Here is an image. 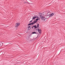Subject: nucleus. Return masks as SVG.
I'll return each mask as SVG.
<instances>
[{
	"label": "nucleus",
	"mask_w": 65,
	"mask_h": 65,
	"mask_svg": "<svg viewBox=\"0 0 65 65\" xmlns=\"http://www.w3.org/2000/svg\"><path fill=\"white\" fill-rule=\"evenodd\" d=\"M36 18H38V17H36Z\"/></svg>",
	"instance_id": "12"
},
{
	"label": "nucleus",
	"mask_w": 65,
	"mask_h": 65,
	"mask_svg": "<svg viewBox=\"0 0 65 65\" xmlns=\"http://www.w3.org/2000/svg\"><path fill=\"white\" fill-rule=\"evenodd\" d=\"M39 27V24H38L37 26L36 25H35L34 26V27H35V28L36 29V28H38Z\"/></svg>",
	"instance_id": "3"
},
{
	"label": "nucleus",
	"mask_w": 65,
	"mask_h": 65,
	"mask_svg": "<svg viewBox=\"0 0 65 65\" xmlns=\"http://www.w3.org/2000/svg\"><path fill=\"white\" fill-rule=\"evenodd\" d=\"M32 34H36V32H33L32 33Z\"/></svg>",
	"instance_id": "9"
},
{
	"label": "nucleus",
	"mask_w": 65,
	"mask_h": 65,
	"mask_svg": "<svg viewBox=\"0 0 65 65\" xmlns=\"http://www.w3.org/2000/svg\"><path fill=\"white\" fill-rule=\"evenodd\" d=\"M0 45H1V44H0Z\"/></svg>",
	"instance_id": "16"
},
{
	"label": "nucleus",
	"mask_w": 65,
	"mask_h": 65,
	"mask_svg": "<svg viewBox=\"0 0 65 65\" xmlns=\"http://www.w3.org/2000/svg\"><path fill=\"white\" fill-rule=\"evenodd\" d=\"M34 26H33L32 29H33V28H34Z\"/></svg>",
	"instance_id": "15"
},
{
	"label": "nucleus",
	"mask_w": 65,
	"mask_h": 65,
	"mask_svg": "<svg viewBox=\"0 0 65 65\" xmlns=\"http://www.w3.org/2000/svg\"><path fill=\"white\" fill-rule=\"evenodd\" d=\"M54 14H53V13L51 14V15L50 16V17H51L53 16Z\"/></svg>",
	"instance_id": "5"
},
{
	"label": "nucleus",
	"mask_w": 65,
	"mask_h": 65,
	"mask_svg": "<svg viewBox=\"0 0 65 65\" xmlns=\"http://www.w3.org/2000/svg\"><path fill=\"white\" fill-rule=\"evenodd\" d=\"M49 13H50V12H48V15H49V14H48Z\"/></svg>",
	"instance_id": "14"
},
{
	"label": "nucleus",
	"mask_w": 65,
	"mask_h": 65,
	"mask_svg": "<svg viewBox=\"0 0 65 65\" xmlns=\"http://www.w3.org/2000/svg\"><path fill=\"white\" fill-rule=\"evenodd\" d=\"M39 20V19H36V20L37 22V21Z\"/></svg>",
	"instance_id": "10"
},
{
	"label": "nucleus",
	"mask_w": 65,
	"mask_h": 65,
	"mask_svg": "<svg viewBox=\"0 0 65 65\" xmlns=\"http://www.w3.org/2000/svg\"><path fill=\"white\" fill-rule=\"evenodd\" d=\"M40 18L42 20H43V21H45V18L42 16H41Z\"/></svg>",
	"instance_id": "1"
},
{
	"label": "nucleus",
	"mask_w": 65,
	"mask_h": 65,
	"mask_svg": "<svg viewBox=\"0 0 65 65\" xmlns=\"http://www.w3.org/2000/svg\"><path fill=\"white\" fill-rule=\"evenodd\" d=\"M38 32L40 33L41 32V30L38 29Z\"/></svg>",
	"instance_id": "6"
},
{
	"label": "nucleus",
	"mask_w": 65,
	"mask_h": 65,
	"mask_svg": "<svg viewBox=\"0 0 65 65\" xmlns=\"http://www.w3.org/2000/svg\"><path fill=\"white\" fill-rule=\"evenodd\" d=\"M20 23H17L15 24V27H19L20 26Z\"/></svg>",
	"instance_id": "2"
},
{
	"label": "nucleus",
	"mask_w": 65,
	"mask_h": 65,
	"mask_svg": "<svg viewBox=\"0 0 65 65\" xmlns=\"http://www.w3.org/2000/svg\"><path fill=\"white\" fill-rule=\"evenodd\" d=\"M35 18H36V17H33L32 19L33 20H35Z\"/></svg>",
	"instance_id": "7"
},
{
	"label": "nucleus",
	"mask_w": 65,
	"mask_h": 65,
	"mask_svg": "<svg viewBox=\"0 0 65 65\" xmlns=\"http://www.w3.org/2000/svg\"><path fill=\"white\" fill-rule=\"evenodd\" d=\"M32 20H31V21H30V23H31V22H32Z\"/></svg>",
	"instance_id": "13"
},
{
	"label": "nucleus",
	"mask_w": 65,
	"mask_h": 65,
	"mask_svg": "<svg viewBox=\"0 0 65 65\" xmlns=\"http://www.w3.org/2000/svg\"><path fill=\"white\" fill-rule=\"evenodd\" d=\"M30 26L28 27V28H30Z\"/></svg>",
	"instance_id": "11"
},
{
	"label": "nucleus",
	"mask_w": 65,
	"mask_h": 65,
	"mask_svg": "<svg viewBox=\"0 0 65 65\" xmlns=\"http://www.w3.org/2000/svg\"><path fill=\"white\" fill-rule=\"evenodd\" d=\"M32 25L33 24H32V23L29 24L28 25V26H30V25Z\"/></svg>",
	"instance_id": "8"
},
{
	"label": "nucleus",
	"mask_w": 65,
	"mask_h": 65,
	"mask_svg": "<svg viewBox=\"0 0 65 65\" xmlns=\"http://www.w3.org/2000/svg\"><path fill=\"white\" fill-rule=\"evenodd\" d=\"M36 22H37V21H35L33 22L32 23V24L33 25V24H35V23H36Z\"/></svg>",
	"instance_id": "4"
}]
</instances>
